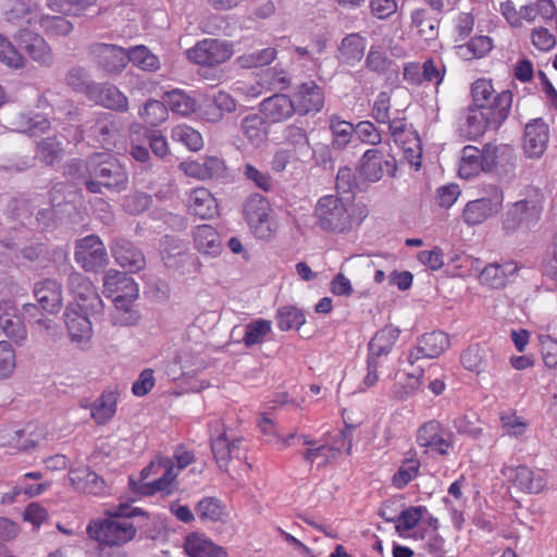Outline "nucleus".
<instances>
[{
	"label": "nucleus",
	"mask_w": 557,
	"mask_h": 557,
	"mask_svg": "<svg viewBox=\"0 0 557 557\" xmlns=\"http://www.w3.org/2000/svg\"><path fill=\"white\" fill-rule=\"evenodd\" d=\"M411 21L425 39H434L437 36L438 21L431 17L425 9L421 8L412 11Z\"/></svg>",
	"instance_id": "51"
},
{
	"label": "nucleus",
	"mask_w": 557,
	"mask_h": 557,
	"mask_svg": "<svg viewBox=\"0 0 557 557\" xmlns=\"http://www.w3.org/2000/svg\"><path fill=\"white\" fill-rule=\"evenodd\" d=\"M104 515L103 519L89 522L86 529L88 535L101 545L122 546L132 541L137 533L132 518L145 512L138 507L122 503L107 509Z\"/></svg>",
	"instance_id": "2"
},
{
	"label": "nucleus",
	"mask_w": 557,
	"mask_h": 557,
	"mask_svg": "<svg viewBox=\"0 0 557 557\" xmlns=\"http://www.w3.org/2000/svg\"><path fill=\"white\" fill-rule=\"evenodd\" d=\"M239 440H235L232 443L228 442L225 433H221L216 438L211 442L212 454L215 461L221 470H227L230 460L239 458Z\"/></svg>",
	"instance_id": "38"
},
{
	"label": "nucleus",
	"mask_w": 557,
	"mask_h": 557,
	"mask_svg": "<svg viewBox=\"0 0 557 557\" xmlns=\"http://www.w3.org/2000/svg\"><path fill=\"white\" fill-rule=\"evenodd\" d=\"M330 129L332 132V146L342 150L350 143L352 135L356 134V126L350 122L341 120L336 115L330 117Z\"/></svg>",
	"instance_id": "43"
},
{
	"label": "nucleus",
	"mask_w": 557,
	"mask_h": 557,
	"mask_svg": "<svg viewBox=\"0 0 557 557\" xmlns=\"http://www.w3.org/2000/svg\"><path fill=\"white\" fill-rule=\"evenodd\" d=\"M195 248L202 255L216 257L222 251L219 233L209 224L198 225L193 232Z\"/></svg>",
	"instance_id": "31"
},
{
	"label": "nucleus",
	"mask_w": 557,
	"mask_h": 557,
	"mask_svg": "<svg viewBox=\"0 0 557 557\" xmlns=\"http://www.w3.org/2000/svg\"><path fill=\"white\" fill-rule=\"evenodd\" d=\"M471 92L474 106L483 111H493L492 108L495 107L499 97L504 94L509 95L510 104L512 103V94L510 90H503L502 92L495 94L492 82L487 79L475 81L472 84Z\"/></svg>",
	"instance_id": "32"
},
{
	"label": "nucleus",
	"mask_w": 557,
	"mask_h": 557,
	"mask_svg": "<svg viewBox=\"0 0 557 557\" xmlns=\"http://www.w3.org/2000/svg\"><path fill=\"white\" fill-rule=\"evenodd\" d=\"M388 124V131L394 141L398 145L414 144L418 145V133L412 128L411 125L407 124L403 117L391 119Z\"/></svg>",
	"instance_id": "47"
},
{
	"label": "nucleus",
	"mask_w": 557,
	"mask_h": 557,
	"mask_svg": "<svg viewBox=\"0 0 557 557\" xmlns=\"http://www.w3.org/2000/svg\"><path fill=\"white\" fill-rule=\"evenodd\" d=\"M277 326L282 331L298 330L305 322L304 312L293 306L280 308L276 313Z\"/></svg>",
	"instance_id": "52"
},
{
	"label": "nucleus",
	"mask_w": 557,
	"mask_h": 557,
	"mask_svg": "<svg viewBox=\"0 0 557 557\" xmlns=\"http://www.w3.org/2000/svg\"><path fill=\"white\" fill-rule=\"evenodd\" d=\"M503 474L508 476L520 491L529 494H539L547 485V473L543 469L518 466L504 469Z\"/></svg>",
	"instance_id": "15"
},
{
	"label": "nucleus",
	"mask_w": 557,
	"mask_h": 557,
	"mask_svg": "<svg viewBox=\"0 0 557 557\" xmlns=\"http://www.w3.org/2000/svg\"><path fill=\"white\" fill-rule=\"evenodd\" d=\"M297 114L307 115L321 111L324 106V94L313 81L300 84L294 94Z\"/></svg>",
	"instance_id": "25"
},
{
	"label": "nucleus",
	"mask_w": 557,
	"mask_h": 557,
	"mask_svg": "<svg viewBox=\"0 0 557 557\" xmlns=\"http://www.w3.org/2000/svg\"><path fill=\"white\" fill-rule=\"evenodd\" d=\"M544 208V195L536 187H528L525 197L510 205L504 214L503 228L507 233H515L518 230L529 232L533 230L541 220Z\"/></svg>",
	"instance_id": "3"
},
{
	"label": "nucleus",
	"mask_w": 557,
	"mask_h": 557,
	"mask_svg": "<svg viewBox=\"0 0 557 557\" xmlns=\"http://www.w3.org/2000/svg\"><path fill=\"white\" fill-rule=\"evenodd\" d=\"M263 117L272 123H281L297 113L294 99L284 94H275L260 103Z\"/></svg>",
	"instance_id": "27"
},
{
	"label": "nucleus",
	"mask_w": 557,
	"mask_h": 557,
	"mask_svg": "<svg viewBox=\"0 0 557 557\" xmlns=\"http://www.w3.org/2000/svg\"><path fill=\"white\" fill-rule=\"evenodd\" d=\"M420 461L414 458L406 459L393 476V484L397 488L405 487L419 472Z\"/></svg>",
	"instance_id": "60"
},
{
	"label": "nucleus",
	"mask_w": 557,
	"mask_h": 557,
	"mask_svg": "<svg viewBox=\"0 0 557 557\" xmlns=\"http://www.w3.org/2000/svg\"><path fill=\"white\" fill-rule=\"evenodd\" d=\"M186 54L188 60L196 64L215 66L231 59L233 45L225 40L208 38L198 41L186 51Z\"/></svg>",
	"instance_id": "8"
},
{
	"label": "nucleus",
	"mask_w": 557,
	"mask_h": 557,
	"mask_svg": "<svg viewBox=\"0 0 557 557\" xmlns=\"http://www.w3.org/2000/svg\"><path fill=\"white\" fill-rule=\"evenodd\" d=\"M271 332V322L259 319L248 323L245 327V335L243 337V343L247 347H251L257 344H261L264 338Z\"/></svg>",
	"instance_id": "53"
},
{
	"label": "nucleus",
	"mask_w": 557,
	"mask_h": 557,
	"mask_svg": "<svg viewBox=\"0 0 557 557\" xmlns=\"http://www.w3.org/2000/svg\"><path fill=\"white\" fill-rule=\"evenodd\" d=\"M483 172L511 174L515 168L513 150L506 145L487 144L482 149Z\"/></svg>",
	"instance_id": "19"
},
{
	"label": "nucleus",
	"mask_w": 557,
	"mask_h": 557,
	"mask_svg": "<svg viewBox=\"0 0 557 557\" xmlns=\"http://www.w3.org/2000/svg\"><path fill=\"white\" fill-rule=\"evenodd\" d=\"M37 158L47 165L60 161L63 156V144L57 137H48L37 144Z\"/></svg>",
	"instance_id": "46"
},
{
	"label": "nucleus",
	"mask_w": 557,
	"mask_h": 557,
	"mask_svg": "<svg viewBox=\"0 0 557 557\" xmlns=\"http://www.w3.org/2000/svg\"><path fill=\"white\" fill-rule=\"evenodd\" d=\"M40 28L49 37L67 36L73 30V24L61 15H42L39 14L36 21Z\"/></svg>",
	"instance_id": "44"
},
{
	"label": "nucleus",
	"mask_w": 557,
	"mask_h": 557,
	"mask_svg": "<svg viewBox=\"0 0 557 557\" xmlns=\"http://www.w3.org/2000/svg\"><path fill=\"white\" fill-rule=\"evenodd\" d=\"M176 140L190 151H199L205 145L200 132L185 124L176 125Z\"/></svg>",
	"instance_id": "58"
},
{
	"label": "nucleus",
	"mask_w": 557,
	"mask_h": 557,
	"mask_svg": "<svg viewBox=\"0 0 557 557\" xmlns=\"http://www.w3.org/2000/svg\"><path fill=\"white\" fill-rule=\"evenodd\" d=\"M146 123L157 126L168 117L165 106L158 100H149L146 102L144 110L140 112Z\"/></svg>",
	"instance_id": "64"
},
{
	"label": "nucleus",
	"mask_w": 557,
	"mask_h": 557,
	"mask_svg": "<svg viewBox=\"0 0 557 557\" xmlns=\"http://www.w3.org/2000/svg\"><path fill=\"white\" fill-rule=\"evenodd\" d=\"M317 225L325 232L344 233L351 228L350 206L336 195L321 197L314 208Z\"/></svg>",
	"instance_id": "5"
},
{
	"label": "nucleus",
	"mask_w": 557,
	"mask_h": 557,
	"mask_svg": "<svg viewBox=\"0 0 557 557\" xmlns=\"http://www.w3.org/2000/svg\"><path fill=\"white\" fill-rule=\"evenodd\" d=\"M493 48V41L488 36H476L467 44L456 47L457 54L465 60L480 59L486 55Z\"/></svg>",
	"instance_id": "41"
},
{
	"label": "nucleus",
	"mask_w": 557,
	"mask_h": 557,
	"mask_svg": "<svg viewBox=\"0 0 557 557\" xmlns=\"http://www.w3.org/2000/svg\"><path fill=\"white\" fill-rule=\"evenodd\" d=\"M184 549L190 557H226L223 547L197 534L186 537Z\"/></svg>",
	"instance_id": "37"
},
{
	"label": "nucleus",
	"mask_w": 557,
	"mask_h": 557,
	"mask_svg": "<svg viewBox=\"0 0 557 557\" xmlns=\"http://www.w3.org/2000/svg\"><path fill=\"white\" fill-rule=\"evenodd\" d=\"M451 438L453 433L435 420L422 424L417 434L419 446L430 448L443 456L448 455V450L453 445Z\"/></svg>",
	"instance_id": "14"
},
{
	"label": "nucleus",
	"mask_w": 557,
	"mask_h": 557,
	"mask_svg": "<svg viewBox=\"0 0 557 557\" xmlns=\"http://www.w3.org/2000/svg\"><path fill=\"white\" fill-rule=\"evenodd\" d=\"M69 479L74 488L89 495H102L106 493L104 480L88 467L72 469Z\"/></svg>",
	"instance_id": "28"
},
{
	"label": "nucleus",
	"mask_w": 557,
	"mask_h": 557,
	"mask_svg": "<svg viewBox=\"0 0 557 557\" xmlns=\"http://www.w3.org/2000/svg\"><path fill=\"white\" fill-rule=\"evenodd\" d=\"M104 292L114 299L136 300L139 295L138 285L134 278L124 272L110 270L103 277Z\"/></svg>",
	"instance_id": "24"
},
{
	"label": "nucleus",
	"mask_w": 557,
	"mask_h": 557,
	"mask_svg": "<svg viewBox=\"0 0 557 557\" xmlns=\"http://www.w3.org/2000/svg\"><path fill=\"white\" fill-rule=\"evenodd\" d=\"M87 98L96 104L110 110L125 112L128 109L126 96L115 85L110 83L91 82Z\"/></svg>",
	"instance_id": "20"
},
{
	"label": "nucleus",
	"mask_w": 557,
	"mask_h": 557,
	"mask_svg": "<svg viewBox=\"0 0 557 557\" xmlns=\"http://www.w3.org/2000/svg\"><path fill=\"white\" fill-rule=\"evenodd\" d=\"M11 125L14 131L28 136H39L50 129V121L40 113H17Z\"/></svg>",
	"instance_id": "33"
},
{
	"label": "nucleus",
	"mask_w": 557,
	"mask_h": 557,
	"mask_svg": "<svg viewBox=\"0 0 557 557\" xmlns=\"http://www.w3.org/2000/svg\"><path fill=\"white\" fill-rule=\"evenodd\" d=\"M195 511L200 520L218 522L222 521L226 515V506L216 497H205L199 500Z\"/></svg>",
	"instance_id": "42"
},
{
	"label": "nucleus",
	"mask_w": 557,
	"mask_h": 557,
	"mask_svg": "<svg viewBox=\"0 0 557 557\" xmlns=\"http://www.w3.org/2000/svg\"><path fill=\"white\" fill-rule=\"evenodd\" d=\"M449 347L448 336L441 331L423 334L416 348L409 351L407 360L413 367L421 359L437 358Z\"/></svg>",
	"instance_id": "18"
},
{
	"label": "nucleus",
	"mask_w": 557,
	"mask_h": 557,
	"mask_svg": "<svg viewBox=\"0 0 557 557\" xmlns=\"http://www.w3.org/2000/svg\"><path fill=\"white\" fill-rule=\"evenodd\" d=\"M519 270L520 267L513 261L490 263L481 271L479 280L482 285L502 288L516 280Z\"/></svg>",
	"instance_id": "26"
},
{
	"label": "nucleus",
	"mask_w": 557,
	"mask_h": 557,
	"mask_svg": "<svg viewBox=\"0 0 557 557\" xmlns=\"http://www.w3.org/2000/svg\"><path fill=\"white\" fill-rule=\"evenodd\" d=\"M15 41L39 65L49 67L53 64L52 50L40 35L22 28L15 35Z\"/></svg>",
	"instance_id": "17"
},
{
	"label": "nucleus",
	"mask_w": 557,
	"mask_h": 557,
	"mask_svg": "<svg viewBox=\"0 0 557 557\" xmlns=\"http://www.w3.org/2000/svg\"><path fill=\"white\" fill-rule=\"evenodd\" d=\"M119 393L104 391L100 397L90 405L91 418L98 425L107 424L116 412Z\"/></svg>",
	"instance_id": "35"
},
{
	"label": "nucleus",
	"mask_w": 557,
	"mask_h": 557,
	"mask_svg": "<svg viewBox=\"0 0 557 557\" xmlns=\"http://www.w3.org/2000/svg\"><path fill=\"white\" fill-rule=\"evenodd\" d=\"M0 62L14 70L26 65V59L2 35H0Z\"/></svg>",
	"instance_id": "56"
},
{
	"label": "nucleus",
	"mask_w": 557,
	"mask_h": 557,
	"mask_svg": "<svg viewBox=\"0 0 557 557\" xmlns=\"http://www.w3.org/2000/svg\"><path fill=\"white\" fill-rule=\"evenodd\" d=\"M135 300L114 299V311L111 314V320L114 325L132 326L139 321V313L134 309L133 302Z\"/></svg>",
	"instance_id": "45"
},
{
	"label": "nucleus",
	"mask_w": 557,
	"mask_h": 557,
	"mask_svg": "<svg viewBox=\"0 0 557 557\" xmlns=\"http://www.w3.org/2000/svg\"><path fill=\"white\" fill-rule=\"evenodd\" d=\"M392 64L384 49L380 46H372L366 58V66L368 70L383 74Z\"/></svg>",
	"instance_id": "59"
},
{
	"label": "nucleus",
	"mask_w": 557,
	"mask_h": 557,
	"mask_svg": "<svg viewBox=\"0 0 557 557\" xmlns=\"http://www.w3.org/2000/svg\"><path fill=\"white\" fill-rule=\"evenodd\" d=\"M366 50V39L358 34L347 35L338 48V60L341 63L355 66L359 63Z\"/></svg>",
	"instance_id": "34"
},
{
	"label": "nucleus",
	"mask_w": 557,
	"mask_h": 557,
	"mask_svg": "<svg viewBox=\"0 0 557 557\" xmlns=\"http://www.w3.org/2000/svg\"><path fill=\"white\" fill-rule=\"evenodd\" d=\"M486 357V348L475 344L463 350L460 361L466 370L480 374L485 368Z\"/></svg>",
	"instance_id": "49"
},
{
	"label": "nucleus",
	"mask_w": 557,
	"mask_h": 557,
	"mask_svg": "<svg viewBox=\"0 0 557 557\" xmlns=\"http://www.w3.org/2000/svg\"><path fill=\"white\" fill-rule=\"evenodd\" d=\"M34 296L39 306L49 314H57L63 306L61 284L51 278H45L34 284Z\"/></svg>",
	"instance_id": "22"
},
{
	"label": "nucleus",
	"mask_w": 557,
	"mask_h": 557,
	"mask_svg": "<svg viewBox=\"0 0 557 557\" xmlns=\"http://www.w3.org/2000/svg\"><path fill=\"white\" fill-rule=\"evenodd\" d=\"M94 3V0H47V5L54 12L78 16Z\"/></svg>",
	"instance_id": "57"
},
{
	"label": "nucleus",
	"mask_w": 557,
	"mask_h": 557,
	"mask_svg": "<svg viewBox=\"0 0 557 557\" xmlns=\"http://www.w3.org/2000/svg\"><path fill=\"white\" fill-rule=\"evenodd\" d=\"M88 55L109 75L122 73L128 64L127 50L117 45L94 42L88 46Z\"/></svg>",
	"instance_id": "12"
},
{
	"label": "nucleus",
	"mask_w": 557,
	"mask_h": 557,
	"mask_svg": "<svg viewBox=\"0 0 557 557\" xmlns=\"http://www.w3.org/2000/svg\"><path fill=\"white\" fill-rule=\"evenodd\" d=\"M549 127L541 117L531 120L524 127L523 151L528 158H540L547 148Z\"/></svg>",
	"instance_id": "21"
},
{
	"label": "nucleus",
	"mask_w": 557,
	"mask_h": 557,
	"mask_svg": "<svg viewBox=\"0 0 557 557\" xmlns=\"http://www.w3.org/2000/svg\"><path fill=\"white\" fill-rule=\"evenodd\" d=\"M504 193L497 186H491L488 196L469 201L463 211L462 220L469 226L482 224L498 213L503 206Z\"/></svg>",
	"instance_id": "9"
},
{
	"label": "nucleus",
	"mask_w": 557,
	"mask_h": 557,
	"mask_svg": "<svg viewBox=\"0 0 557 557\" xmlns=\"http://www.w3.org/2000/svg\"><path fill=\"white\" fill-rule=\"evenodd\" d=\"M45 310L42 308L35 304H24L20 315L23 320V322H27L30 324L36 325L39 330H51L52 327V320L47 318L45 314Z\"/></svg>",
	"instance_id": "54"
},
{
	"label": "nucleus",
	"mask_w": 557,
	"mask_h": 557,
	"mask_svg": "<svg viewBox=\"0 0 557 557\" xmlns=\"http://www.w3.org/2000/svg\"><path fill=\"white\" fill-rule=\"evenodd\" d=\"M39 13L32 11L24 2L15 1L12 7L5 11V18L12 23H33L37 21Z\"/></svg>",
	"instance_id": "63"
},
{
	"label": "nucleus",
	"mask_w": 557,
	"mask_h": 557,
	"mask_svg": "<svg viewBox=\"0 0 557 557\" xmlns=\"http://www.w3.org/2000/svg\"><path fill=\"white\" fill-rule=\"evenodd\" d=\"M66 172L83 180L86 189L92 194H101L103 187L121 191L128 184V174L124 165L106 152L92 153L86 160H73Z\"/></svg>",
	"instance_id": "1"
},
{
	"label": "nucleus",
	"mask_w": 557,
	"mask_h": 557,
	"mask_svg": "<svg viewBox=\"0 0 557 557\" xmlns=\"http://www.w3.org/2000/svg\"><path fill=\"white\" fill-rule=\"evenodd\" d=\"M336 451L337 449L334 447L321 444L319 446L309 447L300 454L302 459L311 466L315 463L318 467H324L335 457Z\"/></svg>",
	"instance_id": "55"
},
{
	"label": "nucleus",
	"mask_w": 557,
	"mask_h": 557,
	"mask_svg": "<svg viewBox=\"0 0 557 557\" xmlns=\"http://www.w3.org/2000/svg\"><path fill=\"white\" fill-rule=\"evenodd\" d=\"M187 210L200 219H212L218 214V203L210 190L197 187L188 194Z\"/></svg>",
	"instance_id": "29"
},
{
	"label": "nucleus",
	"mask_w": 557,
	"mask_h": 557,
	"mask_svg": "<svg viewBox=\"0 0 557 557\" xmlns=\"http://www.w3.org/2000/svg\"><path fill=\"white\" fill-rule=\"evenodd\" d=\"M399 336V330L388 325L381 329L371 338L369 343V357L377 360L382 356H387Z\"/></svg>",
	"instance_id": "36"
},
{
	"label": "nucleus",
	"mask_w": 557,
	"mask_h": 557,
	"mask_svg": "<svg viewBox=\"0 0 557 557\" xmlns=\"http://www.w3.org/2000/svg\"><path fill=\"white\" fill-rule=\"evenodd\" d=\"M66 84L75 91L83 92L88 97V89L91 82L88 81V71L83 66H74L65 75Z\"/></svg>",
	"instance_id": "62"
},
{
	"label": "nucleus",
	"mask_w": 557,
	"mask_h": 557,
	"mask_svg": "<svg viewBox=\"0 0 557 557\" xmlns=\"http://www.w3.org/2000/svg\"><path fill=\"white\" fill-rule=\"evenodd\" d=\"M69 288L74 296V301L69 305H78L84 312L97 318L103 314L104 305L91 281L82 273H71Z\"/></svg>",
	"instance_id": "6"
},
{
	"label": "nucleus",
	"mask_w": 557,
	"mask_h": 557,
	"mask_svg": "<svg viewBox=\"0 0 557 557\" xmlns=\"http://www.w3.org/2000/svg\"><path fill=\"white\" fill-rule=\"evenodd\" d=\"M396 171V159L380 148L368 149L358 165L360 176L371 183L379 182L384 173L395 176Z\"/></svg>",
	"instance_id": "10"
},
{
	"label": "nucleus",
	"mask_w": 557,
	"mask_h": 557,
	"mask_svg": "<svg viewBox=\"0 0 557 557\" xmlns=\"http://www.w3.org/2000/svg\"><path fill=\"white\" fill-rule=\"evenodd\" d=\"M88 136L103 147L114 144L120 128L112 114L103 113L87 129Z\"/></svg>",
	"instance_id": "30"
},
{
	"label": "nucleus",
	"mask_w": 557,
	"mask_h": 557,
	"mask_svg": "<svg viewBox=\"0 0 557 557\" xmlns=\"http://www.w3.org/2000/svg\"><path fill=\"white\" fill-rule=\"evenodd\" d=\"M240 128L250 144L260 146L268 139V127L262 115L250 114L242 120Z\"/></svg>",
	"instance_id": "39"
},
{
	"label": "nucleus",
	"mask_w": 557,
	"mask_h": 557,
	"mask_svg": "<svg viewBox=\"0 0 557 557\" xmlns=\"http://www.w3.org/2000/svg\"><path fill=\"white\" fill-rule=\"evenodd\" d=\"M428 512L424 506L409 507L397 516L396 530L398 532L413 529Z\"/></svg>",
	"instance_id": "61"
},
{
	"label": "nucleus",
	"mask_w": 557,
	"mask_h": 557,
	"mask_svg": "<svg viewBox=\"0 0 557 557\" xmlns=\"http://www.w3.org/2000/svg\"><path fill=\"white\" fill-rule=\"evenodd\" d=\"M270 205L268 200L260 194L250 195L244 205V215L247 223L259 237L270 235L271 227L269 224Z\"/></svg>",
	"instance_id": "16"
},
{
	"label": "nucleus",
	"mask_w": 557,
	"mask_h": 557,
	"mask_svg": "<svg viewBox=\"0 0 557 557\" xmlns=\"http://www.w3.org/2000/svg\"><path fill=\"white\" fill-rule=\"evenodd\" d=\"M483 172L482 150L474 146H466L461 151L458 173L460 177L469 180Z\"/></svg>",
	"instance_id": "40"
},
{
	"label": "nucleus",
	"mask_w": 557,
	"mask_h": 557,
	"mask_svg": "<svg viewBox=\"0 0 557 557\" xmlns=\"http://www.w3.org/2000/svg\"><path fill=\"white\" fill-rule=\"evenodd\" d=\"M78 305H67L63 318L69 337L73 344L81 348L89 345L92 336V323L90 313L84 312Z\"/></svg>",
	"instance_id": "13"
},
{
	"label": "nucleus",
	"mask_w": 557,
	"mask_h": 557,
	"mask_svg": "<svg viewBox=\"0 0 557 557\" xmlns=\"http://www.w3.org/2000/svg\"><path fill=\"white\" fill-rule=\"evenodd\" d=\"M174 463L169 458L159 457L152 460L140 472L139 479H129L132 491L141 496H151L157 493L170 495L172 493V483Z\"/></svg>",
	"instance_id": "4"
},
{
	"label": "nucleus",
	"mask_w": 557,
	"mask_h": 557,
	"mask_svg": "<svg viewBox=\"0 0 557 557\" xmlns=\"http://www.w3.org/2000/svg\"><path fill=\"white\" fill-rule=\"evenodd\" d=\"M493 111L470 110L467 123L474 136L481 135L486 128L497 129L508 117L510 111L509 95L504 94L492 108Z\"/></svg>",
	"instance_id": "11"
},
{
	"label": "nucleus",
	"mask_w": 557,
	"mask_h": 557,
	"mask_svg": "<svg viewBox=\"0 0 557 557\" xmlns=\"http://www.w3.org/2000/svg\"><path fill=\"white\" fill-rule=\"evenodd\" d=\"M128 63L132 62L135 66L144 71H157L160 66L157 55L151 53L145 46H136L127 51Z\"/></svg>",
	"instance_id": "50"
},
{
	"label": "nucleus",
	"mask_w": 557,
	"mask_h": 557,
	"mask_svg": "<svg viewBox=\"0 0 557 557\" xmlns=\"http://www.w3.org/2000/svg\"><path fill=\"white\" fill-rule=\"evenodd\" d=\"M111 252L116 263L129 272L136 273L146 267L144 253L125 238H115L111 244Z\"/></svg>",
	"instance_id": "23"
},
{
	"label": "nucleus",
	"mask_w": 557,
	"mask_h": 557,
	"mask_svg": "<svg viewBox=\"0 0 557 557\" xmlns=\"http://www.w3.org/2000/svg\"><path fill=\"white\" fill-rule=\"evenodd\" d=\"M276 54L277 51L275 48L268 47L238 57L236 59V64L242 69L265 66L275 60Z\"/></svg>",
	"instance_id": "48"
},
{
	"label": "nucleus",
	"mask_w": 557,
	"mask_h": 557,
	"mask_svg": "<svg viewBox=\"0 0 557 557\" xmlns=\"http://www.w3.org/2000/svg\"><path fill=\"white\" fill-rule=\"evenodd\" d=\"M74 259L87 272H98L109 262L106 246L97 235L76 240Z\"/></svg>",
	"instance_id": "7"
}]
</instances>
